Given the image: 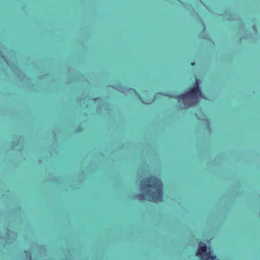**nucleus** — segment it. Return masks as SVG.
Returning a JSON list of instances; mask_svg holds the SVG:
<instances>
[{"mask_svg":"<svg viewBox=\"0 0 260 260\" xmlns=\"http://www.w3.org/2000/svg\"><path fill=\"white\" fill-rule=\"evenodd\" d=\"M140 187L143 193L136 196L139 200L156 203L162 201V183L158 178L153 176L146 177L141 182Z\"/></svg>","mask_w":260,"mask_h":260,"instance_id":"obj_1","label":"nucleus"},{"mask_svg":"<svg viewBox=\"0 0 260 260\" xmlns=\"http://www.w3.org/2000/svg\"><path fill=\"white\" fill-rule=\"evenodd\" d=\"M201 95V92L199 86L196 85L185 93L175 96V98L177 99L179 102L182 101L185 107L187 108L193 106L196 103H198L197 101L194 103L190 101V100H192V98L195 96V98L197 99L198 97Z\"/></svg>","mask_w":260,"mask_h":260,"instance_id":"obj_2","label":"nucleus"},{"mask_svg":"<svg viewBox=\"0 0 260 260\" xmlns=\"http://www.w3.org/2000/svg\"><path fill=\"white\" fill-rule=\"evenodd\" d=\"M197 255L201 257V260H214L216 258L215 255L212 254L210 248L207 247L205 243L202 242L199 244Z\"/></svg>","mask_w":260,"mask_h":260,"instance_id":"obj_3","label":"nucleus"},{"mask_svg":"<svg viewBox=\"0 0 260 260\" xmlns=\"http://www.w3.org/2000/svg\"><path fill=\"white\" fill-rule=\"evenodd\" d=\"M129 91L131 92V93H133V92H135V94H137V96H139V95L138 93H137L136 91L133 89V88H129Z\"/></svg>","mask_w":260,"mask_h":260,"instance_id":"obj_4","label":"nucleus"},{"mask_svg":"<svg viewBox=\"0 0 260 260\" xmlns=\"http://www.w3.org/2000/svg\"><path fill=\"white\" fill-rule=\"evenodd\" d=\"M195 64L194 62H191V64L192 66H193Z\"/></svg>","mask_w":260,"mask_h":260,"instance_id":"obj_5","label":"nucleus"}]
</instances>
